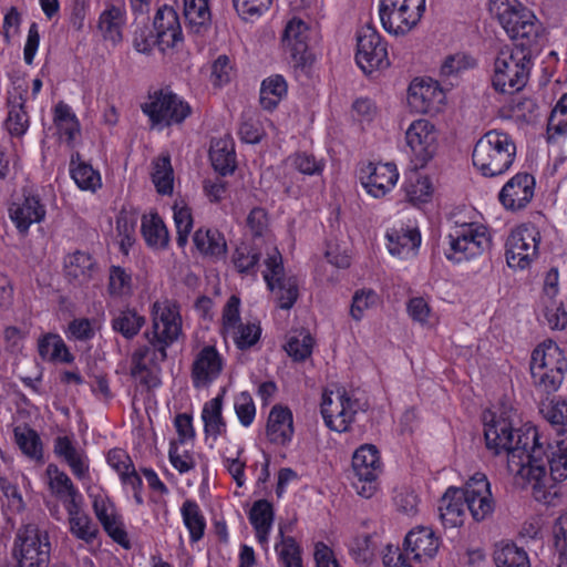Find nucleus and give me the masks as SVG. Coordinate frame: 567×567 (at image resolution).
<instances>
[{
    "label": "nucleus",
    "instance_id": "40",
    "mask_svg": "<svg viewBox=\"0 0 567 567\" xmlns=\"http://www.w3.org/2000/svg\"><path fill=\"white\" fill-rule=\"evenodd\" d=\"M537 368L540 370L551 368L567 369V359L554 341L546 340L534 349L530 360V373L537 371Z\"/></svg>",
    "mask_w": 567,
    "mask_h": 567
},
{
    "label": "nucleus",
    "instance_id": "43",
    "mask_svg": "<svg viewBox=\"0 0 567 567\" xmlns=\"http://www.w3.org/2000/svg\"><path fill=\"white\" fill-rule=\"evenodd\" d=\"M179 511L183 524L189 534L190 543L199 542L204 537L207 526L199 504L195 499L187 498L183 502Z\"/></svg>",
    "mask_w": 567,
    "mask_h": 567
},
{
    "label": "nucleus",
    "instance_id": "56",
    "mask_svg": "<svg viewBox=\"0 0 567 567\" xmlns=\"http://www.w3.org/2000/svg\"><path fill=\"white\" fill-rule=\"evenodd\" d=\"M9 114L7 118V128L11 135L21 136L29 128V116L24 110V99L22 94L9 99Z\"/></svg>",
    "mask_w": 567,
    "mask_h": 567
},
{
    "label": "nucleus",
    "instance_id": "63",
    "mask_svg": "<svg viewBox=\"0 0 567 567\" xmlns=\"http://www.w3.org/2000/svg\"><path fill=\"white\" fill-rule=\"evenodd\" d=\"M173 218L177 230L176 241L179 247H184L193 228L192 212L190 208L186 205L175 204L173 207Z\"/></svg>",
    "mask_w": 567,
    "mask_h": 567
},
{
    "label": "nucleus",
    "instance_id": "37",
    "mask_svg": "<svg viewBox=\"0 0 567 567\" xmlns=\"http://www.w3.org/2000/svg\"><path fill=\"white\" fill-rule=\"evenodd\" d=\"M248 519L255 530L257 542L266 547L275 519L272 504L267 499L256 501L248 513Z\"/></svg>",
    "mask_w": 567,
    "mask_h": 567
},
{
    "label": "nucleus",
    "instance_id": "10",
    "mask_svg": "<svg viewBox=\"0 0 567 567\" xmlns=\"http://www.w3.org/2000/svg\"><path fill=\"white\" fill-rule=\"evenodd\" d=\"M361 409L360 402L344 388L323 392L321 414L324 424L334 432H348Z\"/></svg>",
    "mask_w": 567,
    "mask_h": 567
},
{
    "label": "nucleus",
    "instance_id": "27",
    "mask_svg": "<svg viewBox=\"0 0 567 567\" xmlns=\"http://www.w3.org/2000/svg\"><path fill=\"white\" fill-rule=\"evenodd\" d=\"M53 452L62 460L79 481L90 478V460L84 450L80 449L73 437L56 436Z\"/></svg>",
    "mask_w": 567,
    "mask_h": 567
},
{
    "label": "nucleus",
    "instance_id": "50",
    "mask_svg": "<svg viewBox=\"0 0 567 567\" xmlns=\"http://www.w3.org/2000/svg\"><path fill=\"white\" fill-rule=\"evenodd\" d=\"M134 291L132 271L121 267L111 266L109 269L107 292L113 298H130Z\"/></svg>",
    "mask_w": 567,
    "mask_h": 567
},
{
    "label": "nucleus",
    "instance_id": "38",
    "mask_svg": "<svg viewBox=\"0 0 567 567\" xmlns=\"http://www.w3.org/2000/svg\"><path fill=\"white\" fill-rule=\"evenodd\" d=\"M53 123L58 130L60 140L73 147L81 133V125L72 107L60 101L53 109Z\"/></svg>",
    "mask_w": 567,
    "mask_h": 567
},
{
    "label": "nucleus",
    "instance_id": "1",
    "mask_svg": "<svg viewBox=\"0 0 567 567\" xmlns=\"http://www.w3.org/2000/svg\"><path fill=\"white\" fill-rule=\"evenodd\" d=\"M484 436L487 450L495 455L506 454L508 472L532 486L533 496L537 502H551L556 489L545 491L540 482L544 466L539 462L544 454V444L535 425L525 424L514 435L508 420L493 416L485 423Z\"/></svg>",
    "mask_w": 567,
    "mask_h": 567
},
{
    "label": "nucleus",
    "instance_id": "46",
    "mask_svg": "<svg viewBox=\"0 0 567 567\" xmlns=\"http://www.w3.org/2000/svg\"><path fill=\"white\" fill-rule=\"evenodd\" d=\"M141 231L146 244L152 248H164L168 244V230L157 213L143 215Z\"/></svg>",
    "mask_w": 567,
    "mask_h": 567
},
{
    "label": "nucleus",
    "instance_id": "23",
    "mask_svg": "<svg viewBox=\"0 0 567 567\" xmlns=\"http://www.w3.org/2000/svg\"><path fill=\"white\" fill-rule=\"evenodd\" d=\"M535 184L533 175L517 173L504 184L498 193V200L507 210H520L532 202Z\"/></svg>",
    "mask_w": 567,
    "mask_h": 567
},
{
    "label": "nucleus",
    "instance_id": "45",
    "mask_svg": "<svg viewBox=\"0 0 567 567\" xmlns=\"http://www.w3.org/2000/svg\"><path fill=\"white\" fill-rule=\"evenodd\" d=\"M183 12L186 27L195 33H200L209 27L212 13L208 0H183Z\"/></svg>",
    "mask_w": 567,
    "mask_h": 567
},
{
    "label": "nucleus",
    "instance_id": "54",
    "mask_svg": "<svg viewBox=\"0 0 567 567\" xmlns=\"http://www.w3.org/2000/svg\"><path fill=\"white\" fill-rule=\"evenodd\" d=\"M567 135V93L558 100L547 123V140L556 143Z\"/></svg>",
    "mask_w": 567,
    "mask_h": 567
},
{
    "label": "nucleus",
    "instance_id": "34",
    "mask_svg": "<svg viewBox=\"0 0 567 567\" xmlns=\"http://www.w3.org/2000/svg\"><path fill=\"white\" fill-rule=\"evenodd\" d=\"M224 393L225 390L223 389L219 394L205 402L202 409L200 417L204 423V433L206 437H212L213 441L227 432V423L223 415Z\"/></svg>",
    "mask_w": 567,
    "mask_h": 567
},
{
    "label": "nucleus",
    "instance_id": "16",
    "mask_svg": "<svg viewBox=\"0 0 567 567\" xmlns=\"http://www.w3.org/2000/svg\"><path fill=\"white\" fill-rule=\"evenodd\" d=\"M352 468L357 477L353 487L364 497H372L378 489V478L382 473V462L375 445L363 444L355 450L352 457Z\"/></svg>",
    "mask_w": 567,
    "mask_h": 567
},
{
    "label": "nucleus",
    "instance_id": "35",
    "mask_svg": "<svg viewBox=\"0 0 567 567\" xmlns=\"http://www.w3.org/2000/svg\"><path fill=\"white\" fill-rule=\"evenodd\" d=\"M290 525H279L275 543L278 567H303L302 550L295 537L286 535Z\"/></svg>",
    "mask_w": 567,
    "mask_h": 567
},
{
    "label": "nucleus",
    "instance_id": "26",
    "mask_svg": "<svg viewBox=\"0 0 567 567\" xmlns=\"http://www.w3.org/2000/svg\"><path fill=\"white\" fill-rule=\"evenodd\" d=\"M361 183L364 189L373 197L385 196L396 184L399 172L393 163H369L362 172Z\"/></svg>",
    "mask_w": 567,
    "mask_h": 567
},
{
    "label": "nucleus",
    "instance_id": "44",
    "mask_svg": "<svg viewBox=\"0 0 567 567\" xmlns=\"http://www.w3.org/2000/svg\"><path fill=\"white\" fill-rule=\"evenodd\" d=\"M540 315L550 329L563 330L567 326V311L561 299L555 297V287L540 298Z\"/></svg>",
    "mask_w": 567,
    "mask_h": 567
},
{
    "label": "nucleus",
    "instance_id": "3",
    "mask_svg": "<svg viewBox=\"0 0 567 567\" xmlns=\"http://www.w3.org/2000/svg\"><path fill=\"white\" fill-rule=\"evenodd\" d=\"M491 245L492 235L485 225L453 215L444 238L443 252L449 261L461 264L482 256Z\"/></svg>",
    "mask_w": 567,
    "mask_h": 567
},
{
    "label": "nucleus",
    "instance_id": "51",
    "mask_svg": "<svg viewBox=\"0 0 567 567\" xmlns=\"http://www.w3.org/2000/svg\"><path fill=\"white\" fill-rule=\"evenodd\" d=\"M38 350L40 357L48 361L70 363L74 359L59 334L50 333L41 338L38 343Z\"/></svg>",
    "mask_w": 567,
    "mask_h": 567
},
{
    "label": "nucleus",
    "instance_id": "53",
    "mask_svg": "<svg viewBox=\"0 0 567 567\" xmlns=\"http://www.w3.org/2000/svg\"><path fill=\"white\" fill-rule=\"evenodd\" d=\"M151 177L157 193H173L174 175L169 156H159L153 161Z\"/></svg>",
    "mask_w": 567,
    "mask_h": 567
},
{
    "label": "nucleus",
    "instance_id": "49",
    "mask_svg": "<svg viewBox=\"0 0 567 567\" xmlns=\"http://www.w3.org/2000/svg\"><path fill=\"white\" fill-rule=\"evenodd\" d=\"M287 82L282 75L276 74L265 79L260 86V104L271 111L287 95Z\"/></svg>",
    "mask_w": 567,
    "mask_h": 567
},
{
    "label": "nucleus",
    "instance_id": "24",
    "mask_svg": "<svg viewBox=\"0 0 567 567\" xmlns=\"http://www.w3.org/2000/svg\"><path fill=\"white\" fill-rule=\"evenodd\" d=\"M445 94L432 79H414L409 86L408 102L416 113L437 112L444 103Z\"/></svg>",
    "mask_w": 567,
    "mask_h": 567
},
{
    "label": "nucleus",
    "instance_id": "62",
    "mask_svg": "<svg viewBox=\"0 0 567 567\" xmlns=\"http://www.w3.org/2000/svg\"><path fill=\"white\" fill-rule=\"evenodd\" d=\"M234 410L241 426L249 427L254 423L257 409L248 391H241L235 395Z\"/></svg>",
    "mask_w": 567,
    "mask_h": 567
},
{
    "label": "nucleus",
    "instance_id": "58",
    "mask_svg": "<svg viewBox=\"0 0 567 567\" xmlns=\"http://www.w3.org/2000/svg\"><path fill=\"white\" fill-rule=\"evenodd\" d=\"M234 340L236 347L246 350L255 346L261 336V327L256 322L239 323L231 331L226 332Z\"/></svg>",
    "mask_w": 567,
    "mask_h": 567
},
{
    "label": "nucleus",
    "instance_id": "60",
    "mask_svg": "<svg viewBox=\"0 0 567 567\" xmlns=\"http://www.w3.org/2000/svg\"><path fill=\"white\" fill-rule=\"evenodd\" d=\"M567 369L551 368V369H538L532 372V379L534 384L543 390L544 392L551 393L559 389L564 380V375Z\"/></svg>",
    "mask_w": 567,
    "mask_h": 567
},
{
    "label": "nucleus",
    "instance_id": "2",
    "mask_svg": "<svg viewBox=\"0 0 567 567\" xmlns=\"http://www.w3.org/2000/svg\"><path fill=\"white\" fill-rule=\"evenodd\" d=\"M466 509L476 522L494 511L489 482L485 474L475 473L464 488L449 487L439 504V517L445 528L463 525Z\"/></svg>",
    "mask_w": 567,
    "mask_h": 567
},
{
    "label": "nucleus",
    "instance_id": "30",
    "mask_svg": "<svg viewBox=\"0 0 567 567\" xmlns=\"http://www.w3.org/2000/svg\"><path fill=\"white\" fill-rule=\"evenodd\" d=\"M84 499L66 505L64 509L68 514V524L70 534L87 546H91L97 539L100 534L97 525L85 513Z\"/></svg>",
    "mask_w": 567,
    "mask_h": 567
},
{
    "label": "nucleus",
    "instance_id": "13",
    "mask_svg": "<svg viewBox=\"0 0 567 567\" xmlns=\"http://www.w3.org/2000/svg\"><path fill=\"white\" fill-rule=\"evenodd\" d=\"M264 264L266 269L262 271V278L278 306L281 309L292 308L298 299V282L296 277L286 275L280 251L272 247L267 252Z\"/></svg>",
    "mask_w": 567,
    "mask_h": 567
},
{
    "label": "nucleus",
    "instance_id": "11",
    "mask_svg": "<svg viewBox=\"0 0 567 567\" xmlns=\"http://www.w3.org/2000/svg\"><path fill=\"white\" fill-rule=\"evenodd\" d=\"M151 321L144 337H151L171 347L183 336L181 307L175 300L165 298L155 301L151 307Z\"/></svg>",
    "mask_w": 567,
    "mask_h": 567
},
{
    "label": "nucleus",
    "instance_id": "5",
    "mask_svg": "<svg viewBox=\"0 0 567 567\" xmlns=\"http://www.w3.org/2000/svg\"><path fill=\"white\" fill-rule=\"evenodd\" d=\"M516 158V144L504 132L489 131L475 144L472 161L476 169L485 177L505 174Z\"/></svg>",
    "mask_w": 567,
    "mask_h": 567
},
{
    "label": "nucleus",
    "instance_id": "59",
    "mask_svg": "<svg viewBox=\"0 0 567 567\" xmlns=\"http://www.w3.org/2000/svg\"><path fill=\"white\" fill-rule=\"evenodd\" d=\"M288 162L299 173L308 176H319L326 167L322 158H317L313 154L298 152L288 157Z\"/></svg>",
    "mask_w": 567,
    "mask_h": 567
},
{
    "label": "nucleus",
    "instance_id": "36",
    "mask_svg": "<svg viewBox=\"0 0 567 567\" xmlns=\"http://www.w3.org/2000/svg\"><path fill=\"white\" fill-rule=\"evenodd\" d=\"M96 269V262L89 252L78 250L64 258L65 277L74 285L91 281Z\"/></svg>",
    "mask_w": 567,
    "mask_h": 567
},
{
    "label": "nucleus",
    "instance_id": "29",
    "mask_svg": "<svg viewBox=\"0 0 567 567\" xmlns=\"http://www.w3.org/2000/svg\"><path fill=\"white\" fill-rule=\"evenodd\" d=\"M156 43L162 51L175 47L183 40V32L177 12L174 8H159L154 18Z\"/></svg>",
    "mask_w": 567,
    "mask_h": 567
},
{
    "label": "nucleus",
    "instance_id": "21",
    "mask_svg": "<svg viewBox=\"0 0 567 567\" xmlns=\"http://www.w3.org/2000/svg\"><path fill=\"white\" fill-rule=\"evenodd\" d=\"M224 358L214 346L203 347L194 357L190 379L195 389L209 388L221 374Z\"/></svg>",
    "mask_w": 567,
    "mask_h": 567
},
{
    "label": "nucleus",
    "instance_id": "48",
    "mask_svg": "<svg viewBox=\"0 0 567 567\" xmlns=\"http://www.w3.org/2000/svg\"><path fill=\"white\" fill-rule=\"evenodd\" d=\"M493 559L496 567H530L528 554L514 543H501L495 546Z\"/></svg>",
    "mask_w": 567,
    "mask_h": 567
},
{
    "label": "nucleus",
    "instance_id": "15",
    "mask_svg": "<svg viewBox=\"0 0 567 567\" xmlns=\"http://www.w3.org/2000/svg\"><path fill=\"white\" fill-rule=\"evenodd\" d=\"M550 454L544 449L542 461L539 462L544 466V476L540 478L543 488L545 491L556 489V495L553 497L550 503L546 505H556V499L560 496V487L557 483L567 478V430L558 429L557 439H554L553 443H548L547 446Z\"/></svg>",
    "mask_w": 567,
    "mask_h": 567
},
{
    "label": "nucleus",
    "instance_id": "9",
    "mask_svg": "<svg viewBox=\"0 0 567 567\" xmlns=\"http://www.w3.org/2000/svg\"><path fill=\"white\" fill-rule=\"evenodd\" d=\"M144 339L146 343L138 346L132 353L130 373L140 384L151 389L161 384V364L167 359L169 346L151 337Z\"/></svg>",
    "mask_w": 567,
    "mask_h": 567
},
{
    "label": "nucleus",
    "instance_id": "41",
    "mask_svg": "<svg viewBox=\"0 0 567 567\" xmlns=\"http://www.w3.org/2000/svg\"><path fill=\"white\" fill-rule=\"evenodd\" d=\"M145 322V317L135 308L126 307L112 313L111 328L126 340H132L140 333Z\"/></svg>",
    "mask_w": 567,
    "mask_h": 567
},
{
    "label": "nucleus",
    "instance_id": "17",
    "mask_svg": "<svg viewBox=\"0 0 567 567\" xmlns=\"http://www.w3.org/2000/svg\"><path fill=\"white\" fill-rule=\"evenodd\" d=\"M410 161L414 169L423 168L434 157L437 150V132L427 120L413 121L405 132Z\"/></svg>",
    "mask_w": 567,
    "mask_h": 567
},
{
    "label": "nucleus",
    "instance_id": "19",
    "mask_svg": "<svg viewBox=\"0 0 567 567\" xmlns=\"http://www.w3.org/2000/svg\"><path fill=\"white\" fill-rule=\"evenodd\" d=\"M89 497L92 502L93 513L107 536L122 547L130 548L131 544L123 517L109 494L103 489H97L90 492Z\"/></svg>",
    "mask_w": 567,
    "mask_h": 567
},
{
    "label": "nucleus",
    "instance_id": "61",
    "mask_svg": "<svg viewBox=\"0 0 567 567\" xmlns=\"http://www.w3.org/2000/svg\"><path fill=\"white\" fill-rule=\"evenodd\" d=\"M244 447L238 446L235 453L229 455L224 454L221 463L227 473L231 476L237 487H244L246 485V460L243 458Z\"/></svg>",
    "mask_w": 567,
    "mask_h": 567
},
{
    "label": "nucleus",
    "instance_id": "47",
    "mask_svg": "<svg viewBox=\"0 0 567 567\" xmlns=\"http://www.w3.org/2000/svg\"><path fill=\"white\" fill-rule=\"evenodd\" d=\"M70 174L74 183L82 190L95 192L101 187L100 173L93 169L91 165L82 162L79 153L71 156Z\"/></svg>",
    "mask_w": 567,
    "mask_h": 567
},
{
    "label": "nucleus",
    "instance_id": "28",
    "mask_svg": "<svg viewBox=\"0 0 567 567\" xmlns=\"http://www.w3.org/2000/svg\"><path fill=\"white\" fill-rule=\"evenodd\" d=\"M126 23L124 0H107L100 13L97 29L104 40L117 44L123 39V28Z\"/></svg>",
    "mask_w": 567,
    "mask_h": 567
},
{
    "label": "nucleus",
    "instance_id": "18",
    "mask_svg": "<svg viewBox=\"0 0 567 567\" xmlns=\"http://www.w3.org/2000/svg\"><path fill=\"white\" fill-rule=\"evenodd\" d=\"M355 61L364 73L385 69L390 64L386 42L370 25L362 27L357 33Z\"/></svg>",
    "mask_w": 567,
    "mask_h": 567
},
{
    "label": "nucleus",
    "instance_id": "57",
    "mask_svg": "<svg viewBox=\"0 0 567 567\" xmlns=\"http://www.w3.org/2000/svg\"><path fill=\"white\" fill-rule=\"evenodd\" d=\"M408 199L414 205L427 203L431 199L433 187L427 176L414 174L404 183Z\"/></svg>",
    "mask_w": 567,
    "mask_h": 567
},
{
    "label": "nucleus",
    "instance_id": "39",
    "mask_svg": "<svg viewBox=\"0 0 567 567\" xmlns=\"http://www.w3.org/2000/svg\"><path fill=\"white\" fill-rule=\"evenodd\" d=\"M209 158L215 171L223 176L234 172L236 167L235 144L231 137L224 136L213 140Z\"/></svg>",
    "mask_w": 567,
    "mask_h": 567
},
{
    "label": "nucleus",
    "instance_id": "32",
    "mask_svg": "<svg viewBox=\"0 0 567 567\" xmlns=\"http://www.w3.org/2000/svg\"><path fill=\"white\" fill-rule=\"evenodd\" d=\"M293 416L288 406L276 404L271 408L266 426L267 439L277 445H287L293 436Z\"/></svg>",
    "mask_w": 567,
    "mask_h": 567
},
{
    "label": "nucleus",
    "instance_id": "20",
    "mask_svg": "<svg viewBox=\"0 0 567 567\" xmlns=\"http://www.w3.org/2000/svg\"><path fill=\"white\" fill-rule=\"evenodd\" d=\"M308 41V24L299 18H292L284 30L282 47L296 71L306 72L312 62Z\"/></svg>",
    "mask_w": 567,
    "mask_h": 567
},
{
    "label": "nucleus",
    "instance_id": "6",
    "mask_svg": "<svg viewBox=\"0 0 567 567\" xmlns=\"http://www.w3.org/2000/svg\"><path fill=\"white\" fill-rule=\"evenodd\" d=\"M488 9L515 45L533 47L540 34V24L534 12L518 0H489Z\"/></svg>",
    "mask_w": 567,
    "mask_h": 567
},
{
    "label": "nucleus",
    "instance_id": "64",
    "mask_svg": "<svg viewBox=\"0 0 567 567\" xmlns=\"http://www.w3.org/2000/svg\"><path fill=\"white\" fill-rule=\"evenodd\" d=\"M474 66V60L463 53L445 58L441 65V76L449 80L457 78L462 72Z\"/></svg>",
    "mask_w": 567,
    "mask_h": 567
},
{
    "label": "nucleus",
    "instance_id": "42",
    "mask_svg": "<svg viewBox=\"0 0 567 567\" xmlns=\"http://www.w3.org/2000/svg\"><path fill=\"white\" fill-rule=\"evenodd\" d=\"M193 240L198 251L206 257L221 259L226 256L227 243L217 229H197Z\"/></svg>",
    "mask_w": 567,
    "mask_h": 567
},
{
    "label": "nucleus",
    "instance_id": "52",
    "mask_svg": "<svg viewBox=\"0 0 567 567\" xmlns=\"http://www.w3.org/2000/svg\"><path fill=\"white\" fill-rule=\"evenodd\" d=\"M260 256L261 254L256 247L240 244L231 255V262L239 274L256 276Z\"/></svg>",
    "mask_w": 567,
    "mask_h": 567
},
{
    "label": "nucleus",
    "instance_id": "14",
    "mask_svg": "<svg viewBox=\"0 0 567 567\" xmlns=\"http://www.w3.org/2000/svg\"><path fill=\"white\" fill-rule=\"evenodd\" d=\"M540 233L535 225L524 224L513 229L505 243V257L509 268L526 269L538 256Z\"/></svg>",
    "mask_w": 567,
    "mask_h": 567
},
{
    "label": "nucleus",
    "instance_id": "12",
    "mask_svg": "<svg viewBox=\"0 0 567 567\" xmlns=\"http://www.w3.org/2000/svg\"><path fill=\"white\" fill-rule=\"evenodd\" d=\"M141 109L148 116L152 125L181 124L192 113L189 104L169 90L151 93Z\"/></svg>",
    "mask_w": 567,
    "mask_h": 567
},
{
    "label": "nucleus",
    "instance_id": "55",
    "mask_svg": "<svg viewBox=\"0 0 567 567\" xmlns=\"http://www.w3.org/2000/svg\"><path fill=\"white\" fill-rule=\"evenodd\" d=\"M14 440L24 455L37 461L42 458V442L35 430L29 426H17L14 429Z\"/></svg>",
    "mask_w": 567,
    "mask_h": 567
},
{
    "label": "nucleus",
    "instance_id": "25",
    "mask_svg": "<svg viewBox=\"0 0 567 567\" xmlns=\"http://www.w3.org/2000/svg\"><path fill=\"white\" fill-rule=\"evenodd\" d=\"M385 238L389 252L402 259L415 256L422 240L419 228L404 223H396L390 227Z\"/></svg>",
    "mask_w": 567,
    "mask_h": 567
},
{
    "label": "nucleus",
    "instance_id": "8",
    "mask_svg": "<svg viewBox=\"0 0 567 567\" xmlns=\"http://www.w3.org/2000/svg\"><path fill=\"white\" fill-rule=\"evenodd\" d=\"M425 12V0H379V17L383 29L393 35H404L414 29Z\"/></svg>",
    "mask_w": 567,
    "mask_h": 567
},
{
    "label": "nucleus",
    "instance_id": "4",
    "mask_svg": "<svg viewBox=\"0 0 567 567\" xmlns=\"http://www.w3.org/2000/svg\"><path fill=\"white\" fill-rule=\"evenodd\" d=\"M532 54V47L514 44L502 48L494 61L493 87L508 94L523 90L533 68Z\"/></svg>",
    "mask_w": 567,
    "mask_h": 567
},
{
    "label": "nucleus",
    "instance_id": "33",
    "mask_svg": "<svg viewBox=\"0 0 567 567\" xmlns=\"http://www.w3.org/2000/svg\"><path fill=\"white\" fill-rule=\"evenodd\" d=\"M45 477L51 494L62 503L63 507L83 498L72 480L56 464L50 463L47 466Z\"/></svg>",
    "mask_w": 567,
    "mask_h": 567
},
{
    "label": "nucleus",
    "instance_id": "22",
    "mask_svg": "<svg viewBox=\"0 0 567 567\" xmlns=\"http://www.w3.org/2000/svg\"><path fill=\"white\" fill-rule=\"evenodd\" d=\"M8 214L18 233L25 236L31 225L40 224L45 219L47 207L39 195L28 194L12 202Z\"/></svg>",
    "mask_w": 567,
    "mask_h": 567
},
{
    "label": "nucleus",
    "instance_id": "7",
    "mask_svg": "<svg viewBox=\"0 0 567 567\" xmlns=\"http://www.w3.org/2000/svg\"><path fill=\"white\" fill-rule=\"evenodd\" d=\"M50 550V539L45 530L34 524L18 529L12 548L17 567H48Z\"/></svg>",
    "mask_w": 567,
    "mask_h": 567
},
{
    "label": "nucleus",
    "instance_id": "31",
    "mask_svg": "<svg viewBox=\"0 0 567 567\" xmlns=\"http://www.w3.org/2000/svg\"><path fill=\"white\" fill-rule=\"evenodd\" d=\"M440 547V539L429 527H416L408 533L404 539V550L412 555L415 561L432 559Z\"/></svg>",
    "mask_w": 567,
    "mask_h": 567
}]
</instances>
